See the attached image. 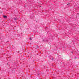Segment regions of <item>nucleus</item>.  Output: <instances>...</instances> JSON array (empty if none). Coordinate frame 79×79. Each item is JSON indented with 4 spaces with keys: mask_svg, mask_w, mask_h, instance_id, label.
Segmentation results:
<instances>
[{
    "mask_svg": "<svg viewBox=\"0 0 79 79\" xmlns=\"http://www.w3.org/2000/svg\"><path fill=\"white\" fill-rule=\"evenodd\" d=\"M3 18H7V16H6V15H3Z\"/></svg>",
    "mask_w": 79,
    "mask_h": 79,
    "instance_id": "1",
    "label": "nucleus"
},
{
    "mask_svg": "<svg viewBox=\"0 0 79 79\" xmlns=\"http://www.w3.org/2000/svg\"><path fill=\"white\" fill-rule=\"evenodd\" d=\"M30 40H31L32 39H31V38H30Z\"/></svg>",
    "mask_w": 79,
    "mask_h": 79,
    "instance_id": "2",
    "label": "nucleus"
},
{
    "mask_svg": "<svg viewBox=\"0 0 79 79\" xmlns=\"http://www.w3.org/2000/svg\"><path fill=\"white\" fill-rule=\"evenodd\" d=\"M52 60H54V59L53 58H52Z\"/></svg>",
    "mask_w": 79,
    "mask_h": 79,
    "instance_id": "3",
    "label": "nucleus"
},
{
    "mask_svg": "<svg viewBox=\"0 0 79 79\" xmlns=\"http://www.w3.org/2000/svg\"><path fill=\"white\" fill-rule=\"evenodd\" d=\"M14 19V20H16V18H15Z\"/></svg>",
    "mask_w": 79,
    "mask_h": 79,
    "instance_id": "4",
    "label": "nucleus"
},
{
    "mask_svg": "<svg viewBox=\"0 0 79 79\" xmlns=\"http://www.w3.org/2000/svg\"><path fill=\"white\" fill-rule=\"evenodd\" d=\"M71 53H73V52H71Z\"/></svg>",
    "mask_w": 79,
    "mask_h": 79,
    "instance_id": "5",
    "label": "nucleus"
}]
</instances>
